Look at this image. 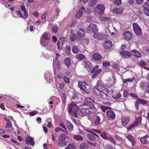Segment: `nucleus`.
<instances>
[{"label":"nucleus","instance_id":"nucleus-63","mask_svg":"<svg viewBox=\"0 0 149 149\" xmlns=\"http://www.w3.org/2000/svg\"><path fill=\"white\" fill-rule=\"evenodd\" d=\"M63 79L64 81L66 83H68L70 82V79L66 77H63Z\"/></svg>","mask_w":149,"mask_h":149},{"label":"nucleus","instance_id":"nucleus-7","mask_svg":"<svg viewBox=\"0 0 149 149\" xmlns=\"http://www.w3.org/2000/svg\"><path fill=\"white\" fill-rule=\"evenodd\" d=\"M98 31L97 26L94 24V38L97 39H104L106 38V36L105 35L98 33Z\"/></svg>","mask_w":149,"mask_h":149},{"label":"nucleus","instance_id":"nucleus-56","mask_svg":"<svg viewBox=\"0 0 149 149\" xmlns=\"http://www.w3.org/2000/svg\"><path fill=\"white\" fill-rule=\"evenodd\" d=\"M59 125L61 127L63 128L65 130H67L66 127L63 123L61 122L59 123Z\"/></svg>","mask_w":149,"mask_h":149},{"label":"nucleus","instance_id":"nucleus-55","mask_svg":"<svg viewBox=\"0 0 149 149\" xmlns=\"http://www.w3.org/2000/svg\"><path fill=\"white\" fill-rule=\"evenodd\" d=\"M139 64L141 66L143 67V66H146V65L147 63L144 61H140Z\"/></svg>","mask_w":149,"mask_h":149},{"label":"nucleus","instance_id":"nucleus-13","mask_svg":"<svg viewBox=\"0 0 149 149\" xmlns=\"http://www.w3.org/2000/svg\"><path fill=\"white\" fill-rule=\"evenodd\" d=\"M120 54L123 58H127L130 57L132 55L131 53L129 51H122L120 52Z\"/></svg>","mask_w":149,"mask_h":149},{"label":"nucleus","instance_id":"nucleus-16","mask_svg":"<svg viewBox=\"0 0 149 149\" xmlns=\"http://www.w3.org/2000/svg\"><path fill=\"white\" fill-rule=\"evenodd\" d=\"M123 35L125 39L128 40H130L132 37V33L129 31L125 32Z\"/></svg>","mask_w":149,"mask_h":149},{"label":"nucleus","instance_id":"nucleus-45","mask_svg":"<svg viewBox=\"0 0 149 149\" xmlns=\"http://www.w3.org/2000/svg\"><path fill=\"white\" fill-rule=\"evenodd\" d=\"M103 66L105 68L107 67L108 66L110 65L108 61H105L103 62Z\"/></svg>","mask_w":149,"mask_h":149},{"label":"nucleus","instance_id":"nucleus-33","mask_svg":"<svg viewBox=\"0 0 149 149\" xmlns=\"http://www.w3.org/2000/svg\"><path fill=\"white\" fill-rule=\"evenodd\" d=\"M15 14L17 16H19L21 17L22 18L24 19H26L27 18H25V16H24L20 10L17 11L15 13Z\"/></svg>","mask_w":149,"mask_h":149},{"label":"nucleus","instance_id":"nucleus-28","mask_svg":"<svg viewBox=\"0 0 149 149\" xmlns=\"http://www.w3.org/2000/svg\"><path fill=\"white\" fill-rule=\"evenodd\" d=\"M73 138L77 141H80L83 139V137L80 135H74Z\"/></svg>","mask_w":149,"mask_h":149},{"label":"nucleus","instance_id":"nucleus-4","mask_svg":"<svg viewBox=\"0 0 149 149\" xmlns=\"http://www.w3.org/2000/svg\"><path fill=\"white\" fill-rule=\"evenodd\" d=\"M105 7L102 4L97 5L94 9L95 15L97 17H100L104 11Z\"/></svg>","mask_w":149,"mask_h":149},{"label":"nucleus","instance_id":"nucleus-2","mask_svg":"<svg viewBox=\"0 0 149 149\" xmlns=\"http://www.w3.org/2000/svg\"><path fill=\"white\" fill-rule=\"evenodd\" d=\"M86 85L88 86V84L85 81H80L78 82V86L84 95L88 94L89 93V90L87 88Z\"/></svg>","mask_w":149,"mask_h":149},{"label":"nucleus","instance_id":"nucleus-8","mask_svg":"<svg viewBox=\"0 0 149 149\" xmlns=\"http://www.w3.org/2000/svg\"><path fill=\"white\" fill-rule=\"evenodd\" d=\"M83 65L85 68H87V69L89 72L93 73V69H92L93 65L90 62L87 61H84L83 62Z\"/></svg>","mask_w":149,"mask_h":149},{"label":"nucleus","instance_id":"nucleus-9","mask_svg":"<svg viewBox=\"0 0 149 149\" xmlns=\"http://www.w3.org/2000/svg\"><path fill=\"white\" fill-rule=\"evenodd\" d=\"M133 29L135 33L138 36L141 35V29L137 24L136 23H134L133 24Z\"/></svg>","mask_w":149,"mask_h":149},{"label":"nucleus","instance_id":"nucleus-19","mask_svg":"<svg viewBox=\"0 0 149 149\" xmlns=\"http://www.w3.org/2000/svg\"><path fill=\"white\" fill-rule=\"evenodd\" d=\"M85 130L89 133L87 135L88 139L91 141H93V132L88 129H86Z\"/></svg>","mask_w":149,"mask_h":149},{"label":"nucleus","instance_id":"nucleus-30","mask_svg":"<svg viewBox=\"0 0 149 149\" xmlns=\"http://www.w3.org/2000/svg\"><path fill=\"white\" fill-rule=\"evenodd\" d=\"M144 11L145 14L147 16H149V6H143Z\"/></svg>","mask_w":149,"mask_h":149},{"label":"nucleus","instance_id":"nucleus-14","mask_svg":"<svg viewBox=\"0 0 149 149\" xmlns=\"http://www.w3.org/2000/svg\"><path fill=\"white\" fill-rule=\"evenodd\" d=\"M26 142L28 145L31 144V146H34L35 143L34 141V139L30 136H27L26 138Z\"/></svg>","mask_w":149,"mask_h":149},{"label":"nucleus","instance_id":"nucleus-23","mask_svg":"<svg viewBox=\"0 0 149 149\" xmlns=\"http://www.w3.org/2000/svg\"><path fill=\"white\" fill-rule=\"evenodd\" d=\"M126 138L131 142L132 146H134L135 145L136 142L134 138L132 135H128L127 136Z\"/></svg>","mask_w":149,"mask_h":149},{"label":"nucleus","instance_id":"nucleus-11","mask_svg":"<svg viewBox=\"0 0 149 149\" xmlns=\"http://www.w3.org/2000/svg\"><path fill=\"white\" fill-rule=\"evenodd\" d=\"M149 138V136L147 135L142 137L140 139L141 143L142 144H149V141L148 140Z\"/></svg>","mask_w":149,"mask_h":149},{"label":"nucleus","instance_id":"nucleus-22","mask_svg":"<svg viewBox=\"0 0 149 149\" xmlns=\"http://www.w3.org/2000/svg\"><path fill=\"white\" fill-rule=\"evenodd\" d=\"M124 9L122 8H116L112 10V12L116 14H121L123 11Z\"/></svg>","mask_w":149,"mask_h":149},{"label":"nucleus","instance_id":"nucleus-32","mask_svg":"<svg viewBox=\"0 0 149 149\" xmlns=\"http://www.w3.org/2000/svg\"><path fill=\"white\" fill-rule=\"evenodd\" d=\"M100 118L99 116H97L95 122V125L94 126L95 127H97L100 124Z\"/></svg>","mask_w":149,"mask_h":149},{"label":"nucleus","instance_id":"nucleus-6","mask_svg":"<svg viewBox=\"0 0 149 149\" xmlns=\"http://www.w3.org/2000/svg\"><path fill=\"white\" fill-rule=\"evenodd\" d=\"M142 120V118L140 116L136 117L134 123L127 127V130H130L134 127H138L141 123Z\"/></svg>","mask_w":149,"mask_h":149},{"label":"nucleus","instance_id":"nucleus-21","mask_svg":"<svg viewBox=\"0 0 149 149\" xmlns=\"http://www.w3.org/2000/svg\"><path fill=\"white\" fill-rule=\"evenodd\" d=\"M85 9V7L83 6H82L77 12L76 15V17L77 18H79L81 17L83 13V11Z\"/></svg>","mask_w":149,"mask_h":149},{"label":"nucleus","instance_id":"nucleus-1","mask_svg":"<svg viewBox=\"0 0 149 149\" xmlns=\"http://www.w3.org/2000/svg\"><path fill=\"white\" fill-rule=\"evenodd\" d=\"M93 104H91L89 105V107L88 108H82L79 112V114L81 116H84L87 114L93 113Z\"/></svg>","mask_w":149,"mask_h":149},{"label":"nucleus","instance_id":"nucleus-51","mask_svg":"<svg viewBox=\"0 0 149 149\" xmlns=\"http://www.w3.org/2000/svg\"><path fill=\"white\" fill-rule=\"evenodd\" d=\"M37 113L38 111L36 110H34L31 112H29V115L30 116H33L36 114Z\"/></svg>","mask_w":149,"mask_h":149},{"label":"nucleus","instance_id":"nucleus-46","mask_svg":"<svg viewBox=\"0 0 149 149\" xmlns=\"http://www.w3.org/2000/svg\"><path fill=\"white\" fill-rule=\"evenodd\" d=\"M107 140H108L111 141L114 145H115L116 144V142L115 141L112 137H108Z\"/></svg>","mask_w":149,"mask_h":149},{"label":"nucleus","instance_id":"nucleus-58","mask_svg":"<svg viewBox=\"0 0 149 149\" xmlns=\"http://www.w3.org/2000/svg\"><path fill=\"white\" fill-rule=\"evenodd\" d=\"M112 68L113 69H115L116 70L118 71H119L120 68L116 64H114Z\"/></svg>","mask_w":149,"mask_h":149},{"label":"nucleus","instance_id":"nucleus-24","mask_svg":"<svg viewBox=\"0 0 149 149\" xmlns=\"http://www.w3.org/2000/svg\"><path fill=\"white\" fill-rule=\"evenodd\" d=\"M149 83L145 81H142L140 82V87L142 89H146L148 88Z\"/></svg>","mask_w":149,"mask_h":149},{"label":"nucleus","instance_id":"nucleus-34","mask_svg":"<svg viewBox=\"0 0 149 149\" xmlns=\"http://www.w3.org/2000/svg\"><path fill=\"white\" fill-rule=\"evenodd\" d=\"M79 50L78 49V46L76 45H74L72 49V52L74 54H77L79 52Z\"/></svg>","mask_w":149,"mask_h":149},{"label":"nucleus","instance_id":"nucleus-40","mask_svg":"<svg viewBox=\"0 0 149 149\" xmlns=\"http://www.w3.org/2000/svg\"><path fill=\"white\" fill-rule=\"evenodd\" d=\"M137 100L139 104H144L147 103V102L146 100H144L138 99Z\"/></svg>","mask_w":149,"mask_h":149},{"label":"nucleus","instance_id":"nucleus-39","mask_svg":"<svg viewBox=\"0 0 149 149\" xmlns=\"http://www.w3.org/2000/svg\"><path fill=\"white\" fill-rule=\"evenodd\" d=\"M52 29L54 33H56L58 31V27L57 26H53L52 27Z\"/></svg>","mask_w":149,"mask_h":149},{"label":"nucleus","instance_id":"nucleus-10","mask_svg":"<svg viewBox=\"0 0 149 149\" xmlns=\"http://www.w3.org/2000/svg\"><path fill=\"white\" fill-rule=\"evenodd\" d=\"M130 119V117L127 116H123L121 119L122 125L124 126L127 125L128 124Z\"/></svg>","mask_w":149,"mask_h":149},{"label":"nucleus","instance_id":"nucleus-48","mask_svg":"<svg viewBox=\"0 0 149 149\" xmlns=\"http://www.w3.org/2000/svg\"><path fill=\"white\" fill-rule=\"evenodd\" d=\"M12 127V124L11 121L10 122H7L5 126L6 128H11Z\"/></svg>","mask_w":149,"mask_h":149},{"label":"nucleus","instance_id":"nucleus-12","mask_svg":"<svg viewBox=\"0 0 149 149\" xmlns=\"http://www.w3.org/2000/svg\"><path fill=\"white\" fill-rule=\"evenodd\" d=\"M85 33L86 32L84 29H80L77 32V36L79 39H80L84 37Z\"/></svg>","mask_w":149,"mask_h":149},{"label":"nucleus","instance_id":"nucleus-26","mask_svg":"<svg viewBox=\"0 0 149 149\" xmlns=\"http://www.w3.org/2000/svg\"><path fill=\"white\" fill-rule=\"evenodd\" d=\"M64 63L68 68L71 65L70 58H65Z\"/></svg>","mask_w":149,"mask_h":149},{"label":"nucleus","instance_id":"nucleus-57","mask_svg":"<svg viewBox=\"0 0 149 149\" xmlns=\"http://www.w3.org/2000/svg\"><path fill=\"white\" fill-rule=\"evenodd\" d=\"M65 149H74L73 146L71 144H69Z\"/></svg>","mask_w":149,"mask_h":149},{"label":"nucleus","instance_id":"nucleus-31","mask_svg":"<svg viewBox=\"0 0 149 149\" xmlns=\"http://www.w3.org/2000/svg\"><path fill=\"white\" fill-rule=\"evenodd\" d=\"M85 56L83 54H78L77 56V58L78 60H83L85 58Z\"/></svg>","mask_w":149,"mask_h":149},{"label":"nucleus","instance_id":"nucleus-60","mask_svg":"<svg viewBox=\"0 0 149 149\" xmlns=\"http://www.w3.org/2000/svg\"><path fill=\"white\" fill-rule=\"evenodd\" d=\"M133 80L130 78L127 79H123V81L124 83H126L127 82H131Z\"/></svg>","mask_w":149,"mask_h":149},{"label":"nucleus","instance_id":"nucleus-5","mask_svg":"<svg viewBox=\"0 0 149 149\" xmlns=\"http://www.w3.org/2000/svg\"><path fill=\"white\" fill-rule=\"evenodd\" d=\"M58 142V145L60 147H63L65 146L67 144V142L65 141L66 139V135L64 134H61L60 135Z\"/></svg>","mask_w":149,"mask_h":149},{"label":"nucleus","instance_id":"nucleus-61","mask_svg":"<svg viewBox=\"0 0 149 149\" xmlns=\"http://www.w3.org/2000/svg\"><path fill=\"white\" fill-rule=\"evenodd\" d=\"M65 84L64 83H60L59 84V87L61 89H62L63 88Z\"/></svg>","mask_w":149,"mask_h":149},{"label":"nucleus","instance_id":"nucleus-3","mask_svg":"<svg viewBox=\"0 0 149 149\" xmlns=\"http://www.w3.org/2000/svg\"><path fill=\"white\" fill-rule=\"evenodd\" d=\"M79 109L80 108L79 107H77L76 104L72 103L69 107V112L71 113L72 112L73 115L75 117L77 118L78 117V112Z\"/></svg>","mask_w":149,"mask_h":149},{"label":"nucleus","instance_id":"nucleus-53","mask_svg":"<svg viewBox=\"0 0 149 149\" xmlns=\"http://www.w3.org/2000/svg\"><path fill=\"white\" fill-rule=\"evenodd\" d=\"M57 46L58 49L59 50H62V47L63 46H61L60 42L58 40L57 43Z\"/></svg>","mask_w":149,"mask_h":149},{"label":"nucleus","instance_id":"nucleus-25","mask_svg":"<svg viewBox=\"0 0 149 149\" xmlns=\"http://www.w3.org/2000/svg\"><path fill=\"white\" fill-rule=\"evenodd\" d=\"M102 59V57L99 54L97 53L94 54V60L100 61Z\"/></svg>","mask_w":149,"mask_h":149},{"label":"nucleus","instance_id":"nucleus-59","mask_svg":"<svg viewBox=\"0 0 149 149\" xmlns=\"http://www.w3.org/2000/svg\"><path fill=\"white\" fill-rule=\"evenodd\" d=\"M100 108L102 109V111L103 112H105V110L108 109L109 108H110V107H109L102 106H101Z\"/></svg>","mask_w":149,"mask_h":149},{"label":"nucleus","instance_id":"nucleus-36","mask_svg":"<svg viewBox=\"0 0 149 149\" xmlns=\"http://www.w3.org/2000/svg\"><path fill=\"white\" fill-rule=\"evenodd\" d=\"M121 94L120 93H118L116 95L113 94L112 96L113 98L115 99H117L121 97Z\"/></svg>","mask_w":149,"mask_h":149},{"label":"nucleus","instance_id":"nucleus-41","mask_svg":"<svg viewBox=\"0 0 149 149\" xmlns=\"http://www.w3.org/2000/svg\"><path fill=\"white\" fill-rule=\"evenodd\" d=\"M87 29L89 31H91L93 32V24H91L88 26L87 28Z\"/></svg>","mask_w":149,"mask_h":149},{"label":"nucleus","instance_id":"nucleus-44","mask_svg":"<svg viewBox=\"0 0 149 149\" xmlns=\"http://www.w3.org/2000/svg\"><path fill=\"white\" fill-rule=\"evenodd\" d=\"M101 71V70L100 69H98L96 70L95 72H94V77L97 76L98 74H99Z\"/></svg>","mask_w":149,"mask_h":149},{"label":"nucleus","instance_id":"nucleus-50","mask_svg":"<svg viewBox=\"0 0 149 149\" xmlns=\"http://www.w3.org/2000/svg\"><path fill=\"white\" fill-rule=\"evenodd\" d=\"M99 18L100 19L101 21H108L110 19L109 17H100V16Z\"/></svg>","mask_w":149,"mask_h":149},{"label":"nucleus","instance_id":"nucleus-35","mask_svg":"<svg viewBox=\"0 0 149 149\" xmlns=\"http://www.w3.org/2000/svg\"><path fill=\"white\" fill-rule=\"evenodd\" d=\"M42 38L43 39L46 40H49L50 39V37L48 36V34L46 33H45L43 34Z\"/></svg>","mask_w":149,"mask_h":149},{"label":"nucleus","instance_id":"nucleus-15","mask_svg":"<svg viewBox=\"0 0 149 149\" xmlns=\"http://www.w3.org/2000/svg\"><path fill=\"white\" fill-rule=\"evenodd\" d=\"M115 116L114 112L112 110L108 111L107 112V118L114 119L115 118Z\"/></svg>","mask_w":149,"mask_h":149},{"label":"nucleus","instance_id":"nucleus-47","mask_svg":"<svg viewBox=\"0 0 149 149\" xmlns=\"http://www.w3.org/2000/svg\"><path fill=\"white\" fill-rule=\"evenodd\" d=\"M85 100L86 102L89 103H91L93 101V99L90 97H87Z\"/></svg>","mask_w":149,"mask_h":149},{"label":"nucleus","instance_id":"nucleus-29","mask_svg":"<svg viewBox=\"0 0 149 149\" xmlns=\"http://www.w3.org/2000/svg\"><path fill=\"white\" fill-rule=\"evenodd\" d=\"M88 144L87 143H81L79 146L80 149H87Z\"/></svg>","mask_w":149,"mask_h":149},{"label":"nucleus","instance_id":"nucleus-54","mask_svg":"<svg viewBox=\"0 0 149 149\" xmlns=\"http://www.w3.org/2000/svg\"><path fill=\"white\" fill-rule=\"evenodd\" d=\"M66 38L65 37H61L60 38V40L62 42V46H63V45L65 43V40H66Z\"/></svg>","mask_w":149,"mask_h":149},{"label":"nucleus","instance_id":"nucleus-27","mask_svg":"<svg viewBox=\"0 0 149 149\" xmlns=\"http://www.w3.org/2000/svg\"><path fill=\"white\" fill-rule=\"evenodd\" d=\"M22 10L24 11V14L25 16V18H27L28 16V13L27 11L26 10V7L24 5H22L21 6Z\"/></svg>","mask_w":149,"mask_h":149},{"label":"nucleus","instance_id":"nucleus-49","mask_svg":"<svg viewBox=\"0 0 149 149\" xmlns=\"http://www.w3.org/2000/svg\"><path fill=\"white\" fill-rule=\"evenodd\" d=\"M114 3L116 5H120L122 3L121 1V0H114Z\"/></svg>","mask_w":149,"mask_h":149},{"label":"nucleus","instance_id":"nucleus-17","mask_svg":"<svg viewBox=\"0 0 149 149\" xmlns=\"http://www.w3.org/2000/svg\"><path fill=\"white\" fill-rule=\"evenodd\" d=\"M131 52L132 53L133 56L138 58H140L142 57L141 53L138 50L134 49L131 50Z\"/></svg>","mask_w":149,"mask_h":149},{"label":"nucleus","instance_id":"nucleus-38","mask_svg":"<svg viewBox=\"0 0 149 149\" xmlns=\"http://www.w3.org/2000/svg\"><path fill=\"white\" fill-rule=\"evenodd\" d=\"M66 52L67 54L69 55L71 52V47L70 45H68L66 47Z\"/></svg>","mask_w":149,"mask_h":149},{"label":"nucleus","instance_id":"nucleus-62","mask_svg":"<svg viewBox=\"0 0 149 149\" xmlns=\"http://www.w3.org/2000/svg\"><path fill=\"white\" fill-rule=\"evenodd\" d=\"M135 107H136V110H138L139 109V103L138 102V101L137 100L135 102Z\"/></svg>","mask_w":149,"mask_h":149},{"label":"nucleus","instance_id":"nucleus-52","mask_svg":"<svg viewBox=\"0 0 149 149\" xmlns=\"http://www.w3.org/2000/svg\"><path fill=\"white\" fill-rule=\"evenodd\" d=\"M129 94L128 91L127 90H125L124 92L123 97H126L128 96Z\"/></svg>","mask_w":149,"mask_h":149},{"label":"nucleus","instance_id":"nucleus-42","mask_svg":"<svg viewBox=\"0 0 149 149\" xmlns=\"http://www.w3.org/2000/svg\"><path fill=\"white\" fill-rule=\"evenodd\" d=\"M104 147L107 149H114L113 147L111 145L108 144L105 145Z\"/></svg>","mask_w":149,"mask_h":149},{"label":"nucleus","instance_id":"nucleus-43","mask_svg":"<svg viewBox=\"0 0 149 149\" xmlns=\"http://www.w3.org/2000/svg\"><path fill=\"white\" fill-rule=\"evenodd\" d=\"M76 38V35L74 34H72L71 35V36L70 38V40L72 42H74Z\"/></svg>","mask_w":149,"mask_h":149},{"label":"nucleus","instance_id":"nucleus-64","mask_svg":"<svg viewBox=\"0 0 149 149\" xmlns=\"http://www.w3.org/2000/svg\"><path fill=\"white\" fill-rule=\"evenodd\" d=\"M130 95L131 96H132L133 97H134L135 98H138V97L137 96V95L135 93H130Z\"/></svg>","mask_w":149,"mask_h":149},{"label":"nucleus","instance_id":"nucleus-18","mask_svg":"<svg viewBox=\"0 0 149 149\" xmlns=\"http://www.w3.org/2000/svg\"><path fill=\"white\" fill-rule=\"evenodd\" d=\"M66 125L68 130L70 132L73 131L74 126L69 121L67 120Z\"/></svg>","mask_w":149,"mask_h":149},{"label":"nucleus","instance_id":"nucleus-37","mask_svg":"<svg viewBox=\"0 0 149 149\" xmlns=\"http://www.w3.org/2000/svg\"><path fill=\"white\" fill-rule=\"evenodd\" d=\"M100 136L103 138L105 140H107L109 137L107 136L106 132H104L100 134Z\"/></svg>","mask_w":149,"mask_h":149},{"label":"nucleus","instance_id":"nucleus-20","mask_svg":"<svg viewBox=\"0 0 149 149\" xmlns=\"http://www.w3.org/2000/svg\"><path fill=\"white\" fill-rule=\"evenodd\" d=\"M105 43L104 44V46L106 49H109L112 46V42L108 40H105Z\"/></svg>","mask_w":149,"mask_h":149}]
</instances>
